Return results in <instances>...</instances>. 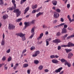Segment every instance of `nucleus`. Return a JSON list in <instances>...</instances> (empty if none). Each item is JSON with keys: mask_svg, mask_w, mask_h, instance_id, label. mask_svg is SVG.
<instances>
[{"mask_svg": "<svg viewBox=\"0 0 74 74\" xmlns=\"http://www.w3.org/2000/svg\"><path fill=\"white\" fill-rule=\"evenodd\" d=\"M16 35L17 36H19L20 37H22V40L23 41H25L26 40V38H25V37H24V36H25V34H23L22 33H16Z\"/></svg>", "mask_w": 74, "mask_h": 74, "instance_id": "f257e3e1", "label": "nucleus"}, {"mask_svg": "<svg viewBox=\"0 0 74 74\" xmlns=\"http://www.w3.org/2000/svg\"><path fill=\"white\" fill-rule=\"evenodd\" d=\"M13 12L16 13L17 17H18L21 14V11L19 10L18 9H15L13 11Z\"/></svg>", "mask_w": 74, "mask_h": 74, "instance_id": "f03ea898", "label": "nucleus"}, {"mask_svg": "<svg viewBox=\"0 0 74 74\" xmlns=\"http://www.w3.org/2000/svg\"><path fill=\"white\" fill-rule=\"evenodd\" d=\"M70 46H71V47H74V44L71 42H69L68 45H61V47H70Z\"/></svg>", "mask_w": 74, "mask_h": 74, "instance_id": "7ed1b4c3", "label": "nucleus"}, {"mask_svg": "<svg viewBox=\"0 0 74 74\" xmlns=\"http://www.w3.org/2000/svg\"><path fill=\"white\" fill-rule=\"evenodd\" d=\"M40 53V52L39 51H37L35 52L32 55L33 57H36Z\"/></svg>", "mask_w": 74, "mask_h": 74, "instance_id": "20e7f679", "label": "nucleus"}, {"mask_svg": "<svg viewBox=\"0 0 74 74\" xmlns=\"http://www.w3.org/2000/svg\"><path fill=\"white\" fill-rule=\"evenodd\" d=\"M52 41L53 43H58L61 42V40H60V39H56L55 40H53Z\"/></svg>", "mask_w": 74, "mask_h": 74, "instance_id": "39448f33", "label": "nucleus"}, {"mask_svg": "<svg viewBox=\"0 0 74 74\" xmlns=\"http://www.w3.org/2000/svg\"><path fill=\"white\" fill-rule=\"evenodd\" d=\"M53 16L55 18H58L59 17V13L55 12L53 14Z\"/></svg>", "mask_w": 74, "mask_h": 74, "instance_id": "423d86ee", "label": "nucleus"}, {"mask_svg": "<svg viewBox=\"0 0 74 74\" xmlns=\"http://www.w3.org/2000/svg\"><path fill=\"white\" fill-rule=\"evenodd\" d=\"M14 27L15 26L14 25L10 24H9V29H10V30H11V29H13Z\"/></svg>", "mask_w": 74, "mask_h": 74, "instance_id": "0eeeda50", "label": "nucleus"}, {"mask_svg": "<svg viewBox=\"0 0 74 74\" xmlns=\"http://www.w3.org/2000/svg\"><path fill=\"white\" fill-rule=\"evenodd\" d=\"M63 69V67H61L58 68V69H56L55 70V73H60V71H61L62 69Z\"/></svg>", "mask_w": 74, "mask_h": 74, "instance_id": "6e6552de", "label": "nucleus"}, {"mask_svg": "<svg viewBox=\"0 0 74 74\" xmlns=\"http://www.w3.org/2000/svg\"><path fill=\"white\" fill-rule=\"evenodd\" d=\"M73 56V53H69L68 54V59H71Z\"/></svg>", "mask_w": 74, "mask_h": 74, "instance_id": "1a4fd4ad", "label": "nucleus"}, {"mask_svg": "<svg viewBox=\"0 0 74 74\" xmlns=\"http://www.w3.org/2000/svg\"><path fill=\"white\" fill-rule=\"evenodd\" d=\"M29 24H30V23L29 22H25L24 24L25 25V29L27 27H28L29 26Z\"/></svg>", "mask_w": 74, "mask_h": 74, "instance_id": "9d476101", "label": "nucleus"}, {"mask_svg": "<svg viewBox=\"0 0 74 74\" xmlns=\"http://www.w3.org/2000/svg\"><path fill=\"white\" fill-rule=\"evenodd\" d=\"M29 6L27 7L25 10V12H24V14H26L27 13V12L29 10Z\"/></svg>", "mask_w": 74, "mask_h": 74, "instance_id": "9b49d317", "label": "nucleus"}, {"mask_svg": "<svg viewBox=\"0 0 74 74\" xmlns=\"http://www.w3.org/2000/svg\"><path fill=\"white\" fill-rule=\"evenodd\" d=\"M67 33V29L66 28H63L62 29V31L61 33L63 34V33Z\"/></svg>", "mask_w": 74, "mask_h": 74, "instance_id": "f8f14e48", "label": "nucleus"}, {"mask_svg": "<svg viewBox=\"0 0 74 74\" xmlns=\"http://www.w3.org/2000/svg\"><path fill=\"white\" fill-rule=\"evenodd\" d=\"M52 63H55V64H56V63H59L58 60L56 59H53L52 60Z\"/></svg>", "mask_w": 74, "mask_h": 74, "instance_id": "ddd939ff", "label": "nucleus"}, {"mask_svg": "<svg viewBox=\"0 0 74 74\" xmlns=\"http://www.w3.org/2000/svg\"><path fill=\"white\" fill-rule=\"evenodd\" d=\"M52 3L53 5H56L58 3V1L56 0H54L52 1Z\"/></svg>", "mask_w": 74, "mask_h": 74, "instance_id": "4468645a", "label": "nucleus"}, {"mask_svg": "<svg viewBox=\"0 0 74 74\" xmlns=\"http://www.w3.org/2000/svg\"><path fill=\"white\" fill-rule=\"evenodd\" d=\"M65 24V23H62L60 24V25L56 26H55L54 27V28H57V27H60V26H63Z\"/></svg>", "mask_w": 74, "mask_h": 74, "instance_id": "2eb2a0df", "label": "nucleus"}, {"mask_svg": "<svg viewBox=\"0 0 74 74\" xmlns=\"http://www.w3.org/2000/svg\"><path fill=\"white\" fill-rule=\"evenodd\" d=\"M37 8V4L33 5H32V8L33 10H34V9H36Z\"/></svg>", "mask_w": 74, "mask_h": 74, "instance_id": "dca6fc26", "label": "nucleus"}, {"mask_svg": "<svg viewBox=\"0 0 74 74\" xmlns=\"http://www.w3.org/2000/svg\"><path fill=\"white\" fill-rule=\"evenodd\" d=\"M43 14H44L43 12H39L36 15V18H38V16H40L41 15H43Z\"/></svg>", "mask_w": 74, "mask_h": 74, "instance_id": "f3484780", "label": "nucleus"}, {"mask_svg": "<svg viewBox=\"0 0 74 74\" xmlns=\"http://www.w3.org/2000/svg\"><path fill=\"white\" fill-rule=\"evenodd\" d=\"M60 61L61 63H64L65 64L67 62V60H66L62 58L61 59Z\"/></svg>", "mask_w": 74, "mask_h": 74, "instance_id": "a211bd4d", "label": "nucleus"}, {"mask_svg": "<svg viewBox=\"0 0 74 74\" xmlns=\"http://www.w3.org/2000/svg\"><path fill=\"white\" fill-rule=\"evenodd\" d=\"M43 35H44V34H43V33H41L40 34V36L38 38V40H40V39H41V38H42V36H43Z\"/></svg>", "mask_w": 74, "mask_h": 74, "instance_id": "6ab92c4d", "label": "nucleus"}, {"mask_svg": "<svg viewBox=\"0 0 74 74\" xmlns=\"http://www.w3.org/2000/svg\"><path fill=\"white\" fill-rule=\"evenodd\" d=\"M64 64L65 66H66V65H67L68 67H70V66H71V64H70L68 62H66V63Z\"/></svg>", "mask_w": 74, "mask_h": 74, "instance_id": "aec40b11", "label": "nucleus"}, {"mask_svg": "<svg viewBox=\"0 0 74 74\" xmlns=\"http://www.w3.org/2000/svg\"><path fill=\"white\" fill-rule=\"evenodd\" d=\"M0 5L1 6H3L4 5V1H3V0H0Z\"/></svg>", "mask_w": 74, "mask_h": 74, "instance_id": "412c9836", "label": "nucleus"}, {"mask_svg": "<svg viewBox=\"0 0 74 74\" xmlns=\"http://www.w3.org/2000/svg\"><path fill=\"white\" fill-rule=\"evenodd\" d=\"M71 49H65V51H66L67 53H69V52H71Z\"/></svg>", "mask_w": 74, "mask_h": 74, "instance_id": "4be33fe9", "label": "nucleus"}, {"mask_svg": "<svg viewBox=\"0 0 74 74\" xmlns=\"http://www.w3.org/2000/svg\"><path fill=\"white\" fill-rule=\"evenodd\" d=\"M28 66H29V64H25L23 65V67L24 68H25L26 67H28Z\"/></svg>", "mask_w": 74, "mask_h": 74, "instance_id": "5701e85b", "label": "nucleus"}, {"mask_svg": "<svg viewBox=\"0 0 74 74\" xmlns=\"http://www.w3.org/2000/svg\"><path fill=\"white\" fill-rule=\"evenodd\" d=\"M7 17H8L7 15H4L3 16L2 18L4 20H5V19L7 18Z\"/></svg>", "mask_w": 74, "mask_h": 74, "instance_id": "b1692460", "label": "nucleus"}, {"mask_svg": "<svg viewBox=\"0 0 74 74\" xmlns=\"http://www.w3.org/2000/svg\"><path fill=\"white\" fill-rule=\"evenodd\" d=\"M48 39H46V40L45 41H46V46H48V45H49V41H48Z\"/></svg>", "mask_w": 74, "mask_h": 74, "instance_id": "393cba45", "label": "nucleus"}, {"mask_svg": "<svg viewBox=\"0 0 74 74\" xmlns=\"http://www.w3.org/2000/svg\"><path fill=\"white\" fill-rule=\"evenodd\" d=\"M11 60H12V57L10 56L8 59V62H10V61H11Z\"/></svg>", "mask_w": 74, "mask_h": 74, "instance_id": "a878e982", "label": "nucleus"}, {"mask_svg": "<svg viewBox=\"0 0 74 74\" xmlns=\"http://www.w3.org/2000/svg\"><path fill=\"white\" fill-rule=\"evenodd\" d=\"M14 9V8L12 6V7L11 8V7H9L8 8V10H9L10 11H12Z\"/></svg>", "mask_w": 74, "mask_h": 74, "instance_id": "bb28decb", "label": "nucleus"}, {"mask_svg": "<svg viewBox=\"0 0 74 74\" xmlns=\"http://www.w3.org/2000/svg\"><path fill=\"white\" fill-rule=\"evenodd\" d=\"M39 63V61L38 60H35L34 63L36 64H37Z\"/></svg>", "mask_w": 74, "mask_h": 74, "instance_id": "cd10ccee", "label": "nucleus"}, {"mask_svg": "<svg viewBox=\"0 0 74 74\" xmlns=\"http://www.w3.org/2000/svg\"><path fill=\"white\" fill-rule=\"evenodd\" d=\"M31 33L32 34H34V28H32V29H31Z\"/></svg>", "mask_w": 74, "mask_h": 74, "instance_id": "c85d7f7f", "label": "nucleus"}, {"mask_svg": "<svg viewBox=\"0 0 74 74\" xmlns=\"http://www.w3.org/2000/svg\"><path fill=\"white\" fill-rule=\"evenodd\" d=\"M22 21V18H18L17 20H16V22H19Z\"/></svg>", "mask_w": 74, "mask_h": 74, "instance_id": "c756f323", "label": "nucleus"}, {"mask_svg": "<svg viewBox=\"0 0 74 74\" xmlns=\"http://www.w3.org/2000/svg\"><path fill=\"white\" fill-rule=\"evenodd\" d=\"M43 68V66L42 65H40L39 67V69L40 70H42Z\"/></svg>", "mask_w": 74, "mask_h": 74, "instance_id": "7c9ffc66", "label": "nucleus"}, {"mask_svg": "<svg viewBox=\"0 0 74 74\" xmlns=\"http://www.w3.org/2000/svg\"><path fill=\"white\" fill-rule=\"evenodd\" d=\"M35 20H33L30 23L31 24H32V25H33V24H34L35 23Z\"/></svg>", "mask_w": 74, "mask_h": 74, "instance_id": "2f4dec72", "label": "nucleus"}, {"mask_svg": "<svg viewBox=\"0 0 74 74\" xmlns=\"http://www.w3.org/2000/svg\"><path fill=\"white\" fill-rule=\"evenodd\" d=\"M55 11H56V12H59V13L60 12V10L59 8L56 9Z\"/></svg>", "mask_w": 74, "mask_h": 74, "instance_id": "473e14b6", "label": "nucleus"}, {"mask_svg": "<svg viewBox=\"0 0 74 74\" xmlns=\"http://www.w3.org/2000/svg\"><path fill=\"white\" fill-rule=\"evenodd\" d=\"M35 49H36V48L35 47H34V46L30 48V50L31 51L34 50Z\"/></svg>", "mask_w": 74, "mask_h": 74, "instance_id": "72a5a7b5", "label": "nucleus"}, {"mask_svg": "<svg viewBox=\"0 0 74 74\" xmlns=\"http://www.w3.org/2000/svg\"><path fill=\"white\" fill-rule=\"evenodd\" d=\"M5 44V42H4V40H3L1 43V45L3 46V45H4V44Z\"/></svg>", "mask_w": 74, "mask_h": 74, "instance_id": "f704fd0d", "label": "nucleus"}, {"mask_svg": "<svg viewBox=\"0 0 74 74\" xmlns=\"http://www.w3.org/2000/svg\"><path fill=\"white\" fill-rule=\"evenodd\" d=\"M60 34H61L60 32H58L57 33L56 36H60Z\"/></svg>", "mask_w": 74, "mask_h": 74, "instance_id": "c9c22d12", "label": "nucleus"}, {"mask_svg": "<svg viewBox=\"0 0 74 74\" xmlns=\"http://www.w3.org/2000/svg\"><path fill=\"white\" fill-rule=\"evenodd\" d=\"M67 18L68 19L70 22V21H71V18H70V16L69 15H68Z\"/></svg>", "mask_w": 74, "mask_h": 74, "instance_id": "e433bc0d", "label": "nucleus"}, {"mask_svg": "<svg viewBox=\"0 0 74 74\" xmlns=\"http://www.w3.org/2000/svg\"><path fill=\"white\" fill-rule=\"evenodd\" d=\"M13 5H14V6H12L13 8H14V9H15L16 8V5L15 3L13 4Z\"/></svg>", "mask_w": 74, "mask_h": 74, "instance_id": "4c0bfd02", "label": "nucleus"}, {"mask_svg": "<svg viewBox=\"0 0 74 74\" xmlns=\"http://www.w3.org/2000/svg\"><path fill=\"white\" fill-rule=\"evenodd\" d=\"M36 11H37V10H36V9H35L32 12V14H34V13H36Z\"/></svg>", "mask_w": 74, "mask_h": 74, "instance_id": "58836bf2", "label": "nucleus"}, {"mask_svg": "<svg viewBox=\"0 0 74 74\" xmlns=\"http://www.w3.org/2000/svg\"><path fill=\"white\" fill-rule=\"evenodd\" d=\"M64 28H63L66 29L67 27V25L64 24Z\"/></svg>", "mask_w": 74, "mask_h": 74, "instance_id": "ea45409f", "label": "nucleus"}, {"mask_svg": "<svg viewBox=\"0 0 74 74\" xmlns=\"http://www.w3.org/2000/svg\"><path fill=\"white\" fill-rule=\"evenodd\" d=\"M27 51V50H26V49H24L22 52V54H23V53H24L25 52H26Z\"/></svg>", "mask_w": 74, "mask_h": 74, "instance_id": "a19ab883", "label": "nucleus"}, {"mask_svg": "<svg viewBox=\"0 0 74 74\" xmlns=\"http://www.w3.org/2000/svg\"><path fill=\"white\" fill-rule=\"evenodd\" d=\"M59 56H58L57 55L54 56V59H56L57 58H59Z\"/></svg>", "mask_w": 74, "mask_h": 74, "instance_id": "79ce46f5", "label": "nucleus"}, {"mask_svg": "<svg viewBox=\"0 0 74 74\" xmlns=\"http://www.w3.org/2000/svg\"><path fill=\"white\" fill-rule=\"evenodd\" d=\"M6 58L5 57V56H3V58H2V60L3 61H4V60H5V59H6Z\"/></svg>", "mask_w": 74, "mask_h": 74, "instance_id": "37998d69", "label": "nucleus"}, {"mask_svg": "<svg viewBox=\"0 0 74 74\" xmlns=\"http://www.w3.org/2000/svg\"><path fill=\"white\" fill-rule=\"evenodd\" d=\"M5 64L4 63H2V64H0V68L3 66V65H4Z\"/></svg>", "mask_w": 74, "mask_h": 74, "instance_id": "c03bdc74", "label": "nucleus"}, {"mask_svg": "<svg viewBox=\"0 0 74 74\" xmlns=\"http://www.w3.org/2000/svg\"><path fill=\"white\" fill-rule=\"evenodd\" d=\"M67 7L68 8H69L70 7V4H68L67 5Z\"/></svg>", "mask_w": 74, "mask_h": 74, "instance_id": "a18cd8bd", "label": "nucleus"}, {"mask_svg": "<svg viewBox=\"0 0 74 74\" xmlns=\"http://www.w3.org/2000/svg\"><path fill=\"white\" fill-rule=\"evenodd\" d=\"M34 34H31V36L29 37V38H33V37L34 36Z\"/></svg>", "mask_w": 74, "mask_h": 74, "instance_id": "49530a36", "label": "nucleus"}, {"mask_svg": "<svg viewBox=\"0 0 74 74\" xmlns=\"http://www.w3.org/2000/svg\"><path fill=\"white\" fill-rule=\"evenodd\" d=\"M57 22H58V20H55L53 21V23L54 24H55V23H56Z\"/></svg>", "mask_w": 74, "mask_h": 74, "instance_id": "de8ad7c7", "label": "nucleus"}, {"mask_svg": "<svg viewBox=\"0 0 74 74\" xmlns=\"http://www.w3.org/2000/svg\"><path fill=\"white\" fill-rule=\"evenodd\" d=\"M25 1H24L23 0H21V4H22V3H23L25 2Z\"/></svg>", "mask_w": 74, "mask_h": 74, "instance_id": "09e8293b", "label": "nucleus"}, {"mask_svg": "<svg viewBox=\"0 0 74 74\" xmlns=\"http://www.w3.org/2000/svg\"><path fill=\"white\" fill-rule=\"evenodd\" d=\"M71 38V36H68L66 38V39L67 40H69V39H70Z\"/></svg>", "mask_w": 74, "mask_h": 74, "instance_id": "8fccbe9b", "label": "nucleus"}, {"mask_svg": "<svg viewBox=\"0 0 74 74\" xmlns=\"http://www.w3.org/2000/svg\"><path fill=\"white\" fill-rule=\"evenodd\" d=\"M50 58L51 59H53L54 58V55H52L50 56Z\"/></svg>", "mask_w": 74, "mask_h": 74, "instance_id": "3c124183", "label": "nucleus"}, {"mask_svg": "<svg viewBox=\"0 0 74 74\" xmlns=\"http://www.w3.org/2000/svg\"><path fill=\"white\" fill-rule=\"evenodd\" d=\"M61 49V47L60 46H59L58 47V50H60Z\"/></svg>", "mask_w": 74, "mask_h": 74, "instance_id": "603ef678", "label": "nucleus"}, {"mask_svg": "<svg viewBox=\"0 0 74 74\" xmlns=\"http://www.w3.org/2000/svg\"><path fill=\"white\" fill-rule=\"evenodd\" d=\"M10 49H9L6 52L7 53H10Z\"/></svg>", "mask_w": 74, "mask_h": 74, "instance_id": "864d4df0", "label": "nucleus"}, {"mask_svg": "<svg viewBox=\"0 0 74 74\" xmlns=\"http://www.w3.org/2000/svg\"><path fill=\"white\" fill-rule=\"evenodd\" d=\"M74 22V18L73 19H72V20H71V21H70V23H71V22Z\"/></svg>", "mask_w": 74, "mask_h": 74, "instance_id": "5fc2aeb1", "label": "nucleus"}, {"mask_svg": "<svg viewBox=\"0 0 74 74\" xmlns=\"http://www.w3.org/2000/svg\"><path fill=\"white\" fill-rule=\"evenodd\" d=\"M17 68V66H16V65H15L14 66L13 69H14V70H15Z\"/></svg>", "mask_w": 74, "mask_h": 74, "instance_id": "6e6d98bb", "label": "nucleus"}, {"mask_svg": "<svg viewBox=\"0 0 74 74\" xmlns=\"http://www.w3.org/2000/svg\"><path fill=\"white\" fill-rule=\"evenodd\" d=\"M12 3L13 4H15V0H12Z\"/></svg>", "mask_w": 74, "mask_h": 74, "instance_id": "4d7b16f0", "label": "nucleus"}, {"mask_svg": "<svg viewBox=\"0 0 74 74\" xmlns=\"http://www.w3.org/2000/svg\"><path fill=\"white\" fill-rule=\"evenodd\" d=\"M42 27L43 28H47V27L45 25H43Z\"/></svg>", "mask_w": 74, "mask_h": 74, "instance_id": "13d9d810", "label": "nucleus"}, {"mask_svg": "<svg viewBox=\"0 0 74 74\" xmlns=\"http://www.w3.org/2000/svg\"><path fill=\"white\" fill-rule=\"evenodd\" d=\"M45 72L47 73V72H48L49 71V70L47 69H45Z\"/></svg>", "mask_w": 74, "mask_h": 74, "instance_id": "bf43d9fd", "label": "nucleus"}, {"mask_svg": "<svg viewBox=\"0 0 74 74\" xmlns=\"http://www.w3.org/2000/svg\"><path fill=\"white\" fill-rule=\"evenodd\" d=\"M61 21L62 22H64V19H63V18H61Z\"/></svg>", "mask_w": 74, "mask_h": 74, "instance_id": "052dcab7", "label": "nucleus"}, {"mask_svg": "<svg viewBox=\"0 0 74 74\" xmlns=\"http://www.w3.org/2000/svg\"><path fill=\"white\" fill-rule=\"evenodd\" d=\"M62 38L63 39V40H65V37H64V36H62Z\"/></svg>", "mask_w": 74, "mask_h": 74, "instance_id": "680f3d73", "label": "nucleus"}, {"mask_svg": "<svg viewBox=\"0 0 74 74\" xmlns=\"http://www.w3.org/2000/svg\"><path fill=\"white\" fill-rule=\"evenodd\" d=\"M8 69V67H7V66L5 67L4 68L5 70H7Z\"/></svg>", "mask_w": 74, "mask_h": 74, "instance_id": "e2e57ef3", "label": "nucleus"}, {"mask_svg": "<svg viewBox=\"0 0 74 74\" xmlns=\"http://www.w3.org/2000/svg\"><path fill=\"white\" fill-rule=\"evenodd\" d=\"M27 73L28 74H30V71L29 70H28L27 71Z\"/></svg>", "mask_w": 74, "mask_h": 74, "instance_id": "0e129e2a", "label": "nucleus"}, {"mask_svg": "<svg viewBox=\"0 0 74 74\" xmlns=\"http://www.w3.org/2000/svg\"><path fill=\"white\" fill-rule=\"evenodd\" d=\"M3 39L5 38V35L4 34V33L3 34Z\"/></svg>", "mask_w": 74, "mask_h": 74, "instance_id": "69168bd1", "label": "nucleus"}, {"mask_svg": "<svg viewBox=\"0 0 74 74\" xmlns=\"http://www.w3.org/2000/svg\"><path fill=\"white\" fill-rule=\"evenodd\" d=\"M49 34L48 32L46 31L45 32L46 35H47V34Z\"/></svg>", "mask_w": 74, "mask_h": 74, "instance_id": "338daca9", "label": "nucleus"}, {"mask_svg": "<svg viewBox=\"0 0 74 74\" xmlns=\"http://www.w3.org/2000/svg\"><path fill=\"white\" fill-rule=\"evenodd\" d=\"M71 38H72L73 37H74V34L71 35Z\"/></svg>", "mask_w": 74, "mask_h": 74, "instance_id": "774afa93", "label": "nucleus"}]
</instances>
